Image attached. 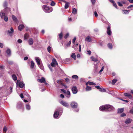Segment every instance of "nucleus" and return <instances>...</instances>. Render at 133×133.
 Here are the masks:
<instances>
[{
	"label": "nucleus",
	"mask_w": 133,
	"mask_h": 133,
	"mask_svg": "<svg viewBox=\"0 0 133 133\" xmlns=\"http://www.w3.org/2000/svg\"><path fill=\"white\" fill-rule=\"evenodd\" d=\"M114 108L113 106L110 105H105L100 107L99 109L102 111H111L114 110Z\"/></svg>",
	"instance_id": "1"
},
{
	"label": "nucleus",
	"mask_w": 133,
	"mask_h": 133,
	"mask_svg": "<svg viewBox=\"0 0 133 133\" xmlns=\"http://www.w3.org/2000/svg\"><path fill=\"white\" fill-rule=\"evenodd\" d=\"M35 59L38 65L39 68L41 70H44V68L42 64L41 59L37 57H35Z\"/></svg>",
	"instance_id": "2"
},
{
	"label": "nucleus",
	"mask_w": 133,
	"mask_h": 133,
	"mask_svg": "<svg viewBox=\"0 0 133 133\" xmlns=\"http://www.w3.org/2000/svg\"><path fill=\"white\" fill-rule=\"evenodd\" d=\"M43 10L46 13H49L51 12L49 8L46 5H43L42 6Z\"/></svg>",
	"instance_id": "3"
},
{
	"label": "nucleus",
	"mask_w": 133,
	"mask_h": 133,
	"mask_svg": "<svg viewBox=\"0 0 133 133\" xmlns=\"http://www.w3.org/2000/svg\"><path fill=\"white\" fill-rule=\"evenodd\" d=\"M16 84L17 85H18L21 88H23L24 85V83L23 82H21L19 80L17 81Z\"/></svg>",
	"instance_id": "4"
},
{
	"label": "nucleus",
	"mask_w": 133,
	"mask_h": 133,
	"mask_svg": "<svg viewBox=\"0 0 133 133\" xmlns=\"http://www.w3.org/2000/svg\"><path fill=\"white\" fill-rule=\"evenodd\" d=\"M5 14L3 12L0 13V16L2 18H4V21L7 22L8 21V17L5 16Z\"/></svg>",
	"instance_id": "5"
},
{
	"label": "nucleus",
	"mask_w": 133,
	"mask_h": 133,
	"mask_svg": "<svg viewBox=\"0 0 133 133\" xmlns=\"http://www.w3.org/2000/svg\"><path fill=\"white\" fill-rule=\"evenodd\" d=\"M59 103L63 105L64 106L66 107H68V106L69 105V104H68V103L65 101H59Z\"/></svg>",
	"instance_id": "6"
},
{
	"label": "nucleus",
	"mask_w": 133,
	"mask_h": 133,
	"mask_svg": "<svg viewBox=\"0 0 133 133\" xmlns=\"http://www.w3.org/2000/svg\"><path fill=\"white\" fill-rule=\"evenodd\" d=\"M71 90L73 94H77L78 92V90L77 87L76 86L73 87L71 89Z\"/></svg>",
	"instance_id": "7"
},
{
	"label": "nucleus",
	"mask_w": 133,
	"mask_h": 133,
	"mask_svg": "<svg viewBox=\"0 0 133 133\" xmlns=\"http://www.w3.org/2000/svg\"><path fill=\"white\" fill-rule=\"evenodd\" d=\"M70 105L71 107L73 108H76L77 107V103L75 102H72L70 104Z\"/></svg>",
	"instance_id": "8"
},
{
	"label": "nucleus",
	"mask_w": 133,
	"mask_h": 133,
	"mask_svg": "<svg viewBox=\"0 0 133 133\" xmlns=\"http://www.w3.org/2000/svg\"><path fill=\"white\" fill-rule=\"evenodd\" d=\"M60 116H60V115L59 114V111L56 110V111L55 112L54 114V117L55 118H56L57 117H58V116L60 117Z\"/></svg>",
	"instance_id": "9"
},
{
	"label": "nucleus",
	"mask_w": 133,
	"mask_h": 133,
	"mask_svg": "<svg viewBox=\"0 0 133 133\" xmlns=\"http://www.w3.org/2000/svg\"><path fill=\"white\" fill-rule=\"evenodd\" d=\"M14 32V30L12 27L10 28V30H8V34L10 36H12V34Z\"/></svg>",
	"instance_id": "10"
},
{
	"label": "nucleus",
	"mask_w": 133,
	"mask_h": 133,
	"mask_svg": "<svg viewBox=\"0 0 133 133\" xmlns=\"http://www.w3.org/2000/svg\"><path fill=\"white\" fill-rule=\"evenodd\" d=\"M107 33L109 35H111L112 34L111 30L110 29V27L109 26L107 28Z\"/></svg>",
	"instance_id": "11"
},
{
	"label": "nucleus",
	"mask_w": 133,
	"mask_h": 133,
	"mask_svg": "<svg viewBox=\"0 0 133 133\" xmlns=\"http://www.w3.org/2000/svg\"><path fill=\"white\" fill-rule=\"evenodd\" d=\"M132 121V119L128 118L126 120L125 123L126 124H128L130 123Z\"/></svg>",
	"instance_id": "12"
},
{
	"label": "nucleus",
	"mask_w": 133,
	"mask_h": 133,
	"mask_svg": "<svg viewBox=\"0 0 133 133\" xmlns=\"http://www.w3.org/2000/svg\"><path fill=\"white\" fill-rule=\"evenodd\" d=\"M22 104L21 102H18L17 105V107L18 109H21L22 108Z\"/></svg>",
	"instance_id": "13"
},
{
	"label": "nucleus",
	"mask_w": 133,
	"mask_h": 133,
	"mask_svg": "<svg viewBox=\"0 0 133 133\" xmlns=\"http://www.w3.org/2000/svg\"><path fill=\"white\" fill-rule=\"evenodd\" d=\"M38 82L41 83H45V79L43 77H42L41 79H38Z\"/></svg>",
	"instance_id": "14"
},
{
	"label": "nucleus",
	"mask_w": 133,
	"mask_h": 133,
	"mask_svg": "<svg viewBox=\"0 0 133 133\" xmlns=\"http://www.w3.org/2000/svg\"><path fill=\"white\" fill-rule=\"evenodd\" d=\"M59 111V113L60 116L62 114L63 112V109L62 108L59 107L56 110Z\"/></svg>",
	"instance_id": "15"
},
{
	"label": "nucleus",
	"mask_w": 133,
	"mask_h": 133,
	"mask_svg": "<svg viewBox=\"0 0 133 133\" xmlns=\"http://www.w3.org/2000/svg\"><path fill=\"white\" fill-rule=\"evenodd\" d=\"M124 95L125 96H128L130 99H132V97L131 94L129 93H126L124 94Z\"/></svg>",
	"instance_id": "16"
},
{
	"label": "nucleus",
	"mask_w": 133,
	"mask_h": 133,
	"mask_svg": "<svg viewBox=\"0 0 133 133\" xmlns=\"http://www.w3.org/2000/svg\"><path fill=\"white\" fill-rule=\"evenodd\" d=\"M24 95H26L27 97H28V100L30 102L31 100V98L30 96L26 92L24 94Z\"/></svg>",
	"instance_id": "17"
},
{
	"label": "nucleus",
	"mask_w": 133,
	"mask_h": 133,
	"mask_svg": "<svg viewBox=\"0 0 133 133\" xmlns=\"http://www.w3.org/2000/svg\"><path fill=\"white\" fill-rule=\"evenodd\" d=\"M66 96L67 98H69L70 96V93L69 91H67L66 94Z\"/></svg>",
	"instance_id": "18"
},
{
	"label": "nucleus",
	"mask_w": 133,
	"mask_h": 133,
	"mask_svg": "<svg viewBox=\"0 0 133 133\" xmlns=\"http://www.w3.org/2000/svg\"><path fill=\"white\" fill-rule=\"evenodd\" d=\"M77 10L76 8H73L72 9V13L74 14H76L77 13Z\"/></svg>",
	"instance_id": "19"
},
{
	"label": "nucleus",
	"mask_w": 133,
	"mask_h": 133,
	"mask_svg": "<svg viewBox=\"0 0 133 133\" xmlns=\"http://www.w3.org/2000/svg\"><path fill=\"white\" fill-rule=\"evenodd\" d=\"M85 40L86 41H87L88 42H91V38L89 36H88L86 38Z\"/></svg>",
	"instance_id": "20"
},
{
	"label": "nucleus",
	"mask_w": 133,
	"mask_h": 133,
	"mask_svg": "<svg viewBox=\"0 0 133 133\" xmlns=\"http://www.w3.org/2000/svg\"><path fill=\"white\" fill-rule=\"evenodd\" d=\"M24 27V25L22 24L18 26V29L20 31H21Z\"/></svg>",
	"instance_id": "21"
},
{
	"label": "nucleus",
	"mask_w": 133,
	"mask_h": 133,
	"mask_svg": "<svg viewBox=\"0 0 133 133\" xmlns=\"http://www.w3.org/2000/svg\"><path fill=\"white\" fill-rule=\"evenodd\" d=\"M33 40L32 38H30L29 40V45H32L33 43Z\"/></svg>",
	"instance_id": "22"
},
{
	"label": "nucleus",
	"mask_w": 133,
	"mask_h": 133,
	"mask_svg": "<svg viewBox=\"0 0 133 133\" xmlns=\"http://www.w3.org/2000/svg\"><path fill=\"white\" fill-rule=\"evenodd\" d=\"M12 18L13 20L15 22H16L17 21V18L16 16L13 15H12Z\"/></svg>",
	"instance_id": "23"
},
{
	"label": "nucleus",
	"mask_w": 133,
	"mask_h": 133,
	"mask_svg": "<svg viewBox=\"0 0 133 133\" xmlns=\"http://www.w3.org/2000/svg\"><path fill=\"white\" fill-rule=\"evenodd\" d=\"M71 57L73 58L74 60H76V56L75 53H72L71 55Z\"/></svg>",
	"instance_id": "24"
},
{
	"label": "nucleus",
	"mask_w": 133,
	"mask_h": 133,
	"mask_svg": "<svg viewBox=\"0 0 133 133\" xmlns=\"http://www.w3.org/2000/svg\"><path fill=\"white\" fill-rule=\"evenodd\" d=\"M31 65H30V67L32 69L34 68L35 64L34 62L32 61H31Z\"/></svg>",
	"instance_id": "25"
},
{
	"label": "nucleus",
	"mask_w": 133,
	"mask_h": 133,
	"mask_svg": "<svg viewBox=\"0 0 133 133\" xmlns=\"http://www.w3.org/2000/svg\"><path fill=\"white\" fill-rule=\"evenodd\" d=\"M13 88V87L11 86L10 87L9 89H8V91L9 92H8L9 93V94H10L11 92H12V89Z\"/></svg>",
	"instance_id": "26"
},
{
	"label": "nucleus",
	"mask_w": 133,
	"mask_h": 133,
	"mask_svg": "<svg viewBox=\"0 0 133 133\" xmlns=\"http://www.w3.org/2000/svg\"><path fill=\"white\" fill-rule=\"evenodd\" d=\"M70 61V59L69 58H68L64 59L63 61L65 62L66 64H67V62H68Z\"/></svg>",
	"instance_id": "27"
},
{
	"label": "nucleus",
	"mask_w": 133,
	"mask_h": 133,
	"mask_svg": "<svg viewBox=\"0 0 133 133\" xmlns=\"http://www.w3.org/2000/svg\"><path fill=\"white\" fill-rule=\"evenodd\" d=\"M85 89L86 91H88L91 90V88L90 87L87 86L86 87Z\"/></svg>",
	"instance_id": "28"
},
{
	"label": "nucleus",
	"mask_w": 133,
	"mask_h": 133,
	"mask_svg": "<svg viewBox=\"0 0 133 133\" xmlns=\"http://www.w3.org/2000/svg\"><path fill=\"white\" fill-rule=\"evenodd\" d=\"M124 110L123 108L118 109V112L119 113H121L123 112Z\"/></svg>",
	"instance_id": "29"
},
{
	"label": "nucleus",
	"mask_w": 133,
	"mask_h": 133,
	"mask_svg": "<svg viewBox=\"0 0 133 133\" xmlns=\"http://www.w3.org/2000/svg\"><path fill=\"white\" fill-rule=\"evenodd\" d=\"M12 78L14 81H15L17 80V77L14 74L12 75Z\"/></svg>",
	"instance_id": "30"
},
{
	"label": "nucleus",
	"mask_w": 133,
	"mask_h": 133,
	"mask_svg": "<svg viewBox=\"0 0 133 133\" xmlns=\"http://www.w3.org/2000/svg\"><path fill=\"white\" fill-rule=\"evenodd\" d=\"M72 78L75 79H78V77L77 75H73L72 76Z\"/></svg>",
	"instance_id": "31"
},
{
	"label": "nucleus",
	"mask_w": 133,
	"mask_h": 133,
	"mask_svg": "<svg viewBox=\"0 0 133 133\" xmlns=\"http://www.w3.org/2000/svg\"><path fill=\"white\" fill-rule=\"evenodd\" d=\"M69 2H66V3L64 6V8L65 9H66L68 8L69 6Z\"/></svg>",
	"instance_id": "32"
},
{
	"label": "nucleus",
	"mask_w": 133,
	"mask_h": 133,
	"mask_svg": "<svg viewBox=\"0 0 133 133\" xmlns=\"http://www.w3.org/2000/svg\"><path fill=\"white\" fill-rule=\"evenodd\" d=\"M11 50H6V53L7 55L8 56H10L11 55Z\"/></svg>",
	"instance_id": "33"
},
{
	"label": "nucleus",
	"mask_w": 133,
	"mask_h": 133,
	"mask_svg": "<svg viewBox=\"0 0 133 133\" xmlns=\"http://www.w3.org/2000/svg\"><path fill=\"white\" fill-rule=\"evenodd\" d=\"M91 59L94 62H96L98 61V60L97 58H95L94 57H91Z\"/></svg>",
	"instance_id": "34"
},
{
	"label": "nucleus",
	"mask_w": 133,
	"mask_h": 133,
	"mask_svg": "<svg viewBox=\"0 0 133 133\" xmlns=\"http://www.w3.org/2000/svg\"><path fill=\"white\" fill-rule=\"evenodd\" d=\"M26 109L28 110H29L30 109V106L29 104H26Z\"/></svg>",
	"instance_id": "35"
},
{
	"label": "nucleus",
	"mask_w": 133,
	"mask_h": 133,
	"mask_svg": "<svg viewBox=\"0 0 133 133\" xmlns=\"http://www.w3.org/2000/svg\"><path fill=\"white\" fill-rule=\"evenodd\" d=\"M122 11H123L124 13L125 14H128L130 12L129 10H123Z\"/></svg>",
	"instance_id": "36"
},
{
	"label": "nucleus",
	"mask_w": 133,
	"mask_h": 133,
	"mask_svg": "<svg viewBox=\"0 0 133 133\" xmlns=\"http://www.w3.org/2000/svg\"><path fill=\"white\" fill-rule=\"evenodd\" d=\"M108 47L110 49H111L112 48V45L111 43H109L108 45Z\"/></svg>",
	"instance_id": "37"
},
{
	"label": "nucleus",
	"mask_w": 133,
	"mask_h": 133,
	"mask_svg": "<svg viewBox=\"0 0 133 133\" xmlns=\"http://www.w3.org/2000/svg\"><path fill=\"white\" fill-rule=\"evenodd\" d=\"M117 80L116 79H114L112 81V84L114 85L116 82Z\"/></svg>",
	"instance_id": "38"
},
{
	"label": "nucleus",
	"mask_w": 133,
	"mask_h": 133,
	"mask_svg": "<svg viewBox=\"0 0 133 133\" xmlns=\"http://www.w3.org/2000/svg\"><path fill=\"white\" fill-rule=\"evenodd\" d=\"M62 81V80H59L57 81V82L58 84H62L63 83Z\"/></svg>",
	"instance_id": "39"
},
{
	"label": "nucleus",
	"mask_w": 133,
	"mask_h": 133,
	"mask_svg": "<svg viewBox=\"0 0 133 133\" xmlns=\"http://www.w3.org/2000/svg\"><path fill=\"white\" fill-rule=\"evenodd\" d=\"M52 63H56V65H57L58 64L57 63L55 58H53L52 59Z\"/></svg>",
	"instance_id": "40"
},
{
	"label": "nucleus",
	"mask_w": 133,
	"mask_h": 133,
	"mask_svg": "<svg viewBox=\"0 0 133 133\" xmlns=\"http://www.w3.org/2000/svg\"><path fill=\"white\" fill-rule=\"evenodd\" d=\"M99 91L101 92H105L106 90L105 89L102 88H101Z\"/></svg>",
	"instance_id": "41"
},
{
	"label": "nucleus",
	"mask_w": 133,
	"mask_h": 133,
	"mask_svg": "<svg viewBox=\"0 0 133 133\" xmlns=\"http://www.w3.org/2000/svg\"><path fill=\"white\" fill-rule=\"evenodd\" d=\"M92 82H90V81H88L86 83V85H87L88 84L92 85Z\"/></svg>",
	"instance_id": "42"
},
{
	"label": "nucleus",
	"mask_w": 133,
	"mask_h": 133,
	"mask_svg": "<svg viewBox=\"0 0 133 133\" xmlns=\"http://www.w3.org/2000/svg\"><path fill=\"white\" fill-rule=\"evenodd\" d=\"M3 132H4L5 133L6 132V131L7 130V128L5 126H4L3 128Z\"/></svg>",
	"instance_id": "43"
},
{
	"label": "nucleus",
	"mask_w": 133,
	"mask_h": 133,
	"mask_svg": "<svg viewBox=\"0 0 133 133\" xmlns=\"http://www.w3.org/2000/svg\"><path fill=\"white\" fill-rule=\"evenodd\" d=\"M63 36V34L62 32H61L60 34H59V38L61 39L62 38Z\"/></svg>",
	"instance_id": "44"
},
{
	"label": "nucleus",
	"mask_w": 133,
	"mask_h": 133,
	"mask_svg": "<svg viewBox=\"0 0 133 133\" xmlns=\"http://www.w3.org/2000/svg\"><path fill=\"white\" fill-rule=\"evenodd\" d=\"M85 79L84 78H81L80 79V82H85Z\"/></svg>",
	"instance_id": "45"
},
{
	"label": "nucleus",
	"mask_w": 133,
	"mask_h": 133,
	"mask_svg": "<svg viewBox=\"0 0 133 133\" xmlns=\"http://www.w3.org/2000/svg\"><path fill=\"white\" fill-rule=\"evenodd\" d=\"M104 69V67L103 66L101 68V70L99 72V73L100 74H101V72L103 71Z\"/></svg>",
	"instance_id": "46"
},
{
	"label": "nucleus",
	"mask_w": 133,
	"mask_h": 133,
	"mask_svg": "<svg viewBox=\"0 0 133 133\" xmlns=\"http://www.w3.org/2000/svg\"><path fill=\"white\" fill-rule=\"evenodd\" d=\"M8 63L10 64V65H12L13 64V62L12 61H7Z\"/></svg>",
	"instance_id": "47"
},
{
	"label": "nucleus",
	"mask_w": 133,
	"mask_h": 133,
	"mask_svg": "<svg viewBox=\"0 0 133 133\" xmlns=\"http://www.w3.org/2000/svg\"><path fill=\"white\" fill-rule=\"evenodd\" d=\"M61 91H62L63 92H64V93L65 94H66L67 92V91H66L65 90L63 89H61Z\"/></svg>",
	"instance_id": "48"
},
{
	"label": "nucleus",
	"mask_w": 133,
	"mask_h": 133,
	"mask_svg": "<svg viewBox=\"0 0 133 133\" xmlns=\"http://www.w3.org/2000/svg\"><path fill=\"white\" fill-rule=\"evenodd\" d=\"M51 6H54L55 5V3L54 1H52L50 4Z\"/></svg>",
	"instance_id": "49"
},
{
	"label": "nucleus",
	"mask_w": 133,
	"mask_h": 133,
	"mask_svg": "<svg viewBox=\"0 0 133 133\" xmlns=\"http://www.w3.org/2000/svg\"><path fill=\"white\" fill-rule=\"evenodd\" d=\"M51 66L53 67H55L56 65V63H51Z\"/></svg>",
	"instance_id": "50"
},
{
	"label": "nucleus",
	"mask_w": 133,
	"mask_h": 133,
	"mask_svg": "<svg viewBox=\"0 0 133 133\" xmlns=\"http://www.w3.org/2000/svg\"><path fill=\"white\" fill-rule=\"evenodd\" d=\"M71 43V41H70L68 44H66V45L67 46H68L70 45Z\"/></svg>",
	"instance_id": "51"
},
{
	"label": "nucleus",
	"mask_w": 133,
	"mask_h": 133,
	"mask_svg": "<svg viewBox=\"0 0 133 133\" xmlns=\"http://www.w3.org/2000/svg\"><path fill=\"white\" fill-rule=\"evenodd\" d=\"M91 1L92 4L94 5L96 2V0H91Z\"/></svg>",
	"instance_id": "52"
},
{
	"label": "nucleus",
	"mask_w": 133,
	"mask_h": 133,
	"mask_svg": "<svg viewBox=\"0 0 133 133\" xmlns=\"http://www.w3.org/2000/svg\"><path fill=\"white\" fill-rule=\"evenodd\" d=\"M94 13L95 16L96 17H97L98 16V15L97 12L96 11H95Z\"/></svg>",
	"instance_id": "53"
},
{
	"label": "nucleus",
	"mask_w": 133,
	"mask_h": 133,
	"mask_svg": "<svg viewBox=\"0 0 133 133\" xmlns=\"http://www.w3.org/2000/svg\"><path fill=\"white\" fill-rule=\"evenodd\" d=\"M118 5L120 6H123L122 4L119 2H117Z\"/></svg>",
	"instance_id": "54"
},
{
	"label": "nucleus",
	"mask_w": 133,
	"mask_h": 133,
	"mask_svg": "<svg viewBox=\"0 0 133 133\" xmlns=\"http://www.w3.org/2000/svg\"><path fill=\"white\" fill-rule=\"evenodd\" d=\"M17 42L18 43H22V41L20 39H18L17 40Z\"/></svg>",
	"instance_id": "55"
},
{
	"label": "nucleus",
	"mask_w": 133,
	"mask_h": 133,
	"mask_svg": "<svg viewBox=\"0 0 133 133\" xmlns=\"http://www.w3.org/2000/svg\"><path fill=\"white\" fill-rule=\"evenodd\" d=\"M69 35V34L68 33H67L65 36H64V38L65 39L67 38L68 37V36Z\"/></svg>",
	"instance_id": "56"
},
{
	"label": "nucleus",
	"mask_w": 133,
	"mask_h": 133,
	"mask_svg": "<svg viewBox=\"0 0 133 133\" xmlns=\"http://www.w3.org/2000/svg\"><path fill=\"white\" fill-rule=\"evenodd\" d=\"M126 116V114L124 113H122L121 115V117H124Z\"/></svg>",
	"instance_id": "57"
},
{
	"label": "nucleus",
	"mask_w": 133,
	"mask_h": 133,
	"mask_svg": "<svg viewBox=\"0 0 133 133\" xmlns=\"http://www.w3.org/2000/svg\"><path fill=\"white\" fill-rule=\"evenodd\" d=\"M89 55H90L91 54V52L90 50H87V53Z\"/></svg>",
	"instance_id": "58"
},
{
	"label": "nucleus",
	"mask_w": 133,
	"mask_h": 133,
	"mask_svg": "<svg viewBox=\"0 0 133 133\" xmlns=\"http://www.w3.org/2000/svg\"><path fill=\"white\" fill-rule=\"evenodd\" d=\"M114 6L117 9V6L116 3H114L113 4Z\"/></svg>",
	"instance_id": "59"
},
{
	"label": "nucleus",
	"mask_w": 133,
	"mask_h": 133,
	"mask_svg": "<svg viewBox=\"0 0 133 133\" xmlns=\"http://www.w3.org/2000/svg\"><path fill=\"white\" fill-rule=\"evenodd\" d=\"M76 40V37H75L72 40V42L73 43H74L75 41Z\"/></svg>",
	"instance_id": "60"
},
{
	"label": "nucleus",
	"mask_w": 133,
	"mask_h": 133,
	"mask_svg": "<svg viewBox=\"0 0 133 133\" xmlns=\"http://www.w3.org/2000/svg\"><path fill=\"white\" fill-rule=\"evenodd\" d=\"M60 96L62 98H63L64 97V96L62 94H61L60 95Z\"/></svg>",
	"instance_id": "61"
},
{
	"label": "nucleus",
	"mask_w": 133,
	"mask_h": 133,
	"mask_svg": "<svg viewBox=\"0 0 133 133\" xmlns=\"http://www.w3.org/2000/svg\"><path fill=\"white\" fill-rule=\"evenodd\" d=\"M95 87L97 89H99V90L101 89V88L99 86H96Z\"/></svg>",
	"instance_id": "62"
},
{
	"label": "nucleus",
	"mask_w": 133,
	"mask_h": 133,
	"mask_svg": "<svg viewBox=\"0 0 133 133\" xmlns=\"http://www.w3.org/2000/svg\"><path fill=\"white\" fill-rule=\"evenodd\" d=\"M133 7V5H131L128 7V9H129L131 7Z\"/></svg>",
	"instance_id": "63"
},
{
	"label": "nucleus",
	"mask_w": 133,
	"mask_h": 133,
	"mask_svg": "<svg viewBox=\"0 0 133 133\" xmlns=\"http://www.w3.org/2000/svg\"><path fill=\"white\" fill-rule=\"evenodd\" d=\"M20 96L22 98H23L24 97V96L23 94L21 93L20 95Z\"/></svg>",
	"instance_id": "64"
}]
</instances>
